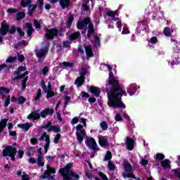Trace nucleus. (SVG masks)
<instances>
[{
	"label": "nucleus",
	"mask_w": 180,
	"mask_h": 180,
	"mask_svg": "<svg viewBox=\"0 0 180 180\" xmlns=\"http://www.w3.org/2000/svg\"><path fill=\"white\" fill-rule=\"evenodd\" d=\"M109 71L108 85L110 89H107L108 102V105L110 108H119L120 109H126V105L122 102V96H127L126 91L122 89V86L119 84V79L115 77L112 72V66L104 63L100 67V70H105V68Z\"/></svg>",
	"instance_id": "f257e3e1"
},
{
	"label": "nucleus",
	"mask_w": 180,
	"mask_h": 180,
	"mask_svg": "<svg viewBox=\"0 0 180 180\" xmlns=\"http://www.w3.org/2000/svg\"><path fill=\"white\" fill-rule=\"evenodd\" d=\"M89 27V30L87 31V37L89 39L94 33H95V28L94 27V23L91 22V19L89 18H84L83 20H79L77 23V27L79 30L82 31V33H86V27Z\"/></svg>",
	"instance_id": "f03ea898"
},
{
	"label": "nucleus",
	"mask_w": 180,
	"mask_h": 180,
	"mask_svg": "<svg viewBox=\"0 0 180 180\" xmlns=\"http://www.w3.org/2000/svg\"><path fill=\"white\" fill-rule=\"evenodd\" d=\"M71 168H72V163H68L65 166V167L59 169V172L61 176H63V180L79 179V175L72 172Z\"/></svg>",
	"instance_id": "7ed1b4c3"
},
{
	"label": "nucleus",
	"mask_w": 180,
	"mask_h": 180,
	"mask_svg": "<svg viewBox=\"0 0 180 180\" xmlns=\"http://www.w3.org/2000/svg\"><path fill=\"white\" fill-rule=\"evenodd\" d=\"M80 123H82V124H78L76 127V136H77V140L79 144L84 141V139L86 137V133L85 132V129H84V127H86V119L82 117L80 118Z\"/></svg>",
	"instance_id": "20e7f679"
},
{
	"label": "nucleus",
	"mask_w": 180,
	"mask_h": 180,
	"mask_svg": "<svg viewBox=\"0 0 180 180\" xmlns=\"http://www.w3.org/2000/svg\"><path fill=\"white\" fill-rule=\"evenodd\" d=\"M16 153H18V150L15 147L13 146H6L2 150V156L8 161H9V158L11 161H15Z\"/></svg>",
	"instance_id": "39448f33"
},
{
	"label": "nucleus",
	"mask_w": 180,
	"mask_h": 180,
	"mask_svg": "<svg viewBox=\"0 0 180 180\" xmlns=\"http://www.w3.org/2000/svg\"><path fill=\"white\" fill-rule=\"evenodd\" d=\"M106 15L107 16H108L109 20L112 23H113V22H117V27L120 32H122V27L123 26V24H122V21H120V19H119V14H117V11H108L106 12Z\"/></svg>",
	"instance_id": "423d86ee"
},
{
	"label": "nucleus",
	"mask_w": 180,
	"mask_h": 180,
	"mask_svg": "<svg viewBox=\"0 0 180 180\" xmlns=\"http://www.w3.org/2000/svg\"><path fill=\"white\" fill-rule=\"evenodd\" d=\"M8 32L10 34H13V33L16 32V27H13L9 30L8 24H6V22H2L1 27L0 28V44H2V41H4L2 37H4V35L6 34Z\"/></svg>",
	"instance_id": "0eeeda50"
},
{
	"label": "nucleus",
	"mask_w": 180,
	"mask_h": 180,
	"mask_svg": "<svg viewBox=\"0 0 180 180\" xmlns=\"http://www.w3.org/2000/svg\"><path fill=\"white\" fill-rule=\"evenodd\" d=\"M86 72H88V69L82 68V70H79V77H78L75 81V84L77 88L79 86H82L84 85V82H85V76L86 75Z\"/></svg>",
	"instance_id": "6e6552de"
},
{
	"label": "nucleus",
	"mask_w": 180,
	"mask_h": 180,
	"mask_svg": "<svg viewBox=\"0 0 180 180\" xmlns=\"http://www.w3.org/2000/svg\"><path fill=\"white\" fill-rule=\"evenodd\" d=\"M49 46L50 44L46 43L45 48L40 49L36 51V56L39 63H41V61H43V60L46 58V56H47V53L49 51Z\"/></svg>",
	"instance_id": "1a4fd4ad"
},
{
	"label": "nucleus",
	"mask_w": 180,
	"mask_h": 180,
	"mask_svg": "<svg viewBox=\"0 0 180 180\" xmlns=\"http://www.w3.org/2000/svg\"><path fill=\"white\" fill-rule=\"evenodd\" d=\"M179 51L180 48L179 46L174 49L172 60V62L169 61V65H170L171 68H174V65H178L180 63Z\"/></svg>",
	"instance_id": "9d476101"
},
{
	"label": "nucleus",
	"mask_w": 180,
	"mask_h": 180,
	"mask_svg": "<svg viewBox=\"0 0 180 180\" xmlns=\"http://www.w3.org/2000/svg\"><path fill=\"white\" fill-rule=\"evenodd\" d=\"M26 66H20L18 68V70L14 72L15 77H13V81H16L18 79H20L22 78L26 77V75H29V72H25L22 75H19L20 72H23V71H26Z\"/></svg>",
	"instance_id": "9b49d317"
},
{
	"label": "nucleus",
	"mask_w": 180,
	"mask_h": 180,
	"mask_svg": "<svg viewBox=\"0 0 180 180\" xmlns=\"http://www.w3.org/2000/svg\"><path fill=\"white\" fill-rule=\"evenodd\" d=\"M47 170H46L43 175L40 176L41 179H46L49 178L51 180L54 179V176H50L51 174H56V169L54 167H50L49 165H46Z\"/></svg>",
	"instance_id": "f8f14e48"
},
{
	"label": "nucleus",
	"mask_w": 180,
	"mask_h": 180,
	"mask_svg": "<svg viewBox=\"0 0 180 180\" xmlns=\"http://www.w3.org/2000/svg\"><path fill=\"white\" fill-rule=\"evenodd\" d=\"M79 36H81V32H73L72 34H70V35H68V39L70 41H64L63 42V47L65 49H67V47H70V44H71V41H74V40H76V39L77 37H79Z\"/></svg>",
	"instance_id": "ddd939ff"
},
{
	"label": "nucleus",
	"mask_w": 180,
	"mask_h": 180,
	"mask_svg": "<svg viewBox=\"0 0 180 180\" xmlns=\"http://www.w3.org/2000/svg\"><path fill=\"white\" fill-rule=\"evenodd\" d=\"M152 12H153L152 19L153 20L164 19V13L161 11V8L156 7L155 8H153Z\"/></svg>",
	"instance_id": "4468645a"
},
{
	"label": "nucleus",
	"mask_w": 180,
	"mask_h": 180,
	"mask_svg": "<svg viewBox=\"0 0 180 180\" xmlns=\"http://www.w3.org/2000/svg\"><path fill=\"white\" fill-rule=\"evenodd\" d=\"M40 141H43L45 140L46 144L44 146L45 153H47L49 151V148L50 147V136L47 134L46 132H44L42 136L39 138Z\"/></svg>",
	"instance_id": "2eb2a0df"
},
{
	"label": "nucleus",
	"mask_w": 180,
	"mask_h": 180,
	"mask_svg": "<svg viewBox=\"0 0 180 180\" xmlns=\"http://www.w3.org/2000/svg\"><path fill=\"white\" fill-rule=\"evenodd\" d=\"M86 146L91 148V150H96L98 148V145H96V141L95 139L91 136H86Z\"/></svg>",
	"instance_id": "dca6fc26"
},
{
	"label": "nucleus",
	"mask_w": 180,
	"mask_h": 180,
	"mask_svg": "<svg viewBox=\"0 0 180 180\" xmlns=\"http://www.w3.org/2000/svg\"><path fill=\"white\" fill-rule=\"evenodd\" d=\"M46 34H45V39L46 40L51 39L53 40V39H54V37H56V36H57V34H58V30L54 28V29H46Z\"/></svg>",
	"instance_id": "f3484780"
},
{
	"label": "nucleus",
	"mask_w": 180,
	"mask_h": 180,
	"mask_svg": "<svg viewBox=\"0 0 180 180\" xmlns=\"http://www.w3.org/2000/svg\"><path fill=\"white\" fill-rule=\"evenodd\" d=\"M138 89H140V86L136 84H131L127 87V92L129 94V96H133L136 95V94H139V91H137Z\"/></svg>",
	"instance_id": "a211bd4d"
},
{
	"label": "nucleus",
	"mask_w": 180,
	"mask_h": 180,
	"mask_svg": "<svg viewBox=\"0 0 180 180\" xmlns=\"http://www.w3.org/2000/svg\"><path fill=\"white\" fill-rule=\"evenodd\" d=\"M148 24L146 21H141L138 22L137 27L136 29L135 33L136 34H140L141 33V30L144 31L147 29Z\"/></svg>",
	"instance_id": "6ab92c4d"
},
{
	"label": "nucleus",
	"mask_w": 180,
	"mask_h": 180,
	"mask_svg": "<svg viewBox=\"0 0 180 180\" xmlns=\"http://www.w3.org/2000/svg\"><path fill=\"white\" fill-rule=\"evenodd\" d=\"M40 110H37L35 111H32L28 116L27 119L31 120H39L40 117H41V112H39Z\"/></svg>",
	"instance_id": "aec40b11"
},
{
	"label": "nucleus",
	"mask_w": 180,
	"mask_h": 180,
	"mask_svg": "<svg viewBox=\"0 0 180 180\" xmlns=\"http://www.w3.org/2000/svg\"><path fill=\"white\" fill-rule=\"evenodd\" d=\"M125 146H127V150L131 151V150L134 148V139L130 138L129 136H127Z\"/></svg>",
	"instance_id": "412c9836"
},
{
	"label": "nucleus",
	"mask_w": 180,
	"mask_h": 180,
	"mask_svg": "<svg viewBox=\"0 0 180 180\" xmlns=\"http://www.w3.org/2000/svg\"><path fill=\"white\" fill-rule=\"evenodd\" d=\"M54 110L53 108H45L41 111V117L46 119L47 116H53Z\"/></svg>",
	"instance_id": "4be33fe9"
},
{
	"label": "nucleus",
	"mask_w": 180,
	"mask_h": 180,
	"mask_svg": "<svg viewBox=\"0 0 180 180\" xmlns=\"http://www.w3.org/2000/svg\"><path fill=\"white\" fill-rule=\"evenodd\" d=\"M58 0H51V4H56ZM59 4L62 9H65L70 6V0H59Z\"/></svg>",
	"instance_id": "5701e85b"
},
{
	"label": "nucleus",
	"mask_w": 180,
	"mask_h": 180,
	"mask_svg": "<svg viewBox=\"0 0 180 180\" xmlns=\"http://www.w3.org/2000/svg\"><path fill=\"white\" fill-rule=\"evenodd\" d=\"M98 143L101 147L105 148V147H109V141L108 140V136H101L98 137Z\"/></svg>",
	"instance_id": "b1692460"
},
{
	"label": "nucleus",
	"mask_w": 180,
	"mask_h": 180,
	"mask_svg": "<svg viewBox=\"0 0 180 180\" xmlns=\"http://www.w3.org/2000/svg\"><path fill=\"white\" fill-rule=\"evenodd\" d=\"M45 94H46V98H53L56 95V93L53 91L51 87V83L49 82L48 83V86L46 87V91L45 90Z\"/></svg>",
	"instance_id": "393cba45"
},
{
	"label": "nucleus",
	"mask_w": 180,
	"mask_h": 180,
	"mask_svg": "<svg viewBox=\"0 0 180 180\" xmlns=\"http://www.w3.org/2000/svg\"><path fill=\"white\" fill-rule=\"evenodd\" d=\"M37 164L38 167H44V162H43V154L41 153V148L38 149Z\"/></svg>",
	"instance_id": "a878e982"
},
{
	"label": "nucleus",
	"mask_w": 180,
	"mask_h": 180,
	"mask_svg": "<svg viewBox=\"0 0 180 180\" xmlns=\"http://www.w3.org/2000/svg\"><path fill=\"white\" fill-rule=\"evenodd\" d=\"M122 117L126 120H128V129L129 130H131L132 129H134V122H131L130 120V117L126 113V112H124L122 113Z\"/></svg>",
	"instance_id": "bb28decb"
},
{
	"label": "nucleus",
	"mask_w": 180,
	"mask_h": 180,
	"mask_svg": "<svg viewBox=\"0 0 180 180\" xmlns=\"http://www.w3.org/2000/svg\"><path fill=\"white\" fill-rule=\"evenodd\" d=\"M89 91L91 94H93L94 96H96V98H99V96L101 95V89L96 86H91L89 89Z\"/></svg>",
	"instance_id": "cd10ccee"
},
{
	"label": "nucleus",
	"mask_w": 180,
	"mask_h": 180,
	"mask_svg": "<svg viewBox=\"0 0 180 180\" xmlns=\"http://www.w3.org/2000/svg\"><path fill=\"white\" fill-rule=\"evenodd\" d=\"M25 29L27 37H30L32 34H33V32H34V30H33V26L30 23H27Z\"/></svg>",
	"instance_id": "c85d7f7f"
},
{
	"label": "nucleus",
	"mask_w": 180,
	"mask_h": 180,
	"mask_svg": "<svg viewBox=\"0 0 180 180\" xmlns=\"http://www.w3.org/2000/svg\"><path fill=\"white\" fill-rule=\"evenodd\" d=\"M32 124H30V122L18 124V127H19L20 129H22V130H25V131H27L29 129L32 127Z\"/></svg>",
	"instance_id": "c756f323"
},
{
	"label": "nucleus",
	"mask_w": 180,
	"mask_h": 180,
	"mask_svg": "<svg viewBox=\"0 0 180 180\" xmlns=\"http://www.w3.org/2000/svg\"><path fill=\"white\" fill-rule=\"evenodd\" d=\"M84 49L86 55L87 56V60H89V57H92L94 56V53L92 52V46H84Z\"/></svg>",
	"instance_id": "7c9ffc66"
},
{
	"label": "nucleus",
	"mask_w": 180,
	"mask_h": 180,
	"mask_svg": "<svg viewBox=\"0 0 180 180\" xmlns=\"http://www.w3.org/2000/svg\"><path fill=\"white\" fill-rule=\"evenodd\" d=\"M122 165L126 172H131V171H133V167H131V165H130V163L127 160H124L122 162Z\"/></svg>",
	"instance_id": "2f4dec72"
},
{
	"label": "nucleus",
	"mask_w": 180,
	"mask_h": 180,
	"mask_svg": "<svg viewBox=\"0 0 180 180\" xmlns=\"http://www.w3.org/2000/svg\"><path fill=\"white\" fill-rule=\"evenodd\" d=\"M171 161H169V160L168 159H165V160L162 161L160 162V165L162 168H164L165 169H171Z\"/></svg>",
	"instance_id": "473e14b6"
},
{
	"label": "nucleus",
	"mask_w": 180,
	"mask_h": 180,
	"mask_svg": "<svg viewBox=\"0 0 180 180\" xmlns=\"http://www.w3.org/2000/svg\"><path fill=\"white\" fill-rule=\"evenodd\" d=\"M20 5L22 8H29L32 5L31 0H21Z\"/></svg>",
	"instance_id": "72a5a7b5"
},
{
	"label": "nucleus",
	"mask_w": 180,
	"mask_h": 180,
	"mask_svg": "<svg viewBox=\"0 0 180 180\" xmlns=\"http://www.w3.org/2000/svg\"><path fill=\"white\" fill-rule=\"evenodd\" d=\"M36 8H37V5L36 4H31L28 7L27 13L29 16H32V15H33V12H34V11L36 10Z\"/></svg>",
	"instance_id": "f704fd0d"
},
{
	"label": "nucleus",
	"mask_w": 180,
	"mask_h": 180,
	"mask_svg": "<svg viewBox=\"0 0 180 180\" xmlns=\"http://www.w3.org/2000/svg\"><path fill=\"white\" fill-rule=\"evenodd\" d=\"M74 65H75V63H70V62H63L62 63L63 68H73Z\"/></svg>",
	"instance_id": "c9c22d12"
},
{
	"label": "nucleus",
	"mask_w": 180,
	"mask_h": 180,
	"mask_svg": "<svg viewBox=\"0 0 180 180\" xmlns=\"http://www.w3.org/2000/svg\"><path fill=\"white\" fill-rule=\"evenodd\" d=\"M158 41V39L156 37H151L148 41V46L149 47H153L154 44H156V43Z\"/></svg>",
	"instance_id": "e433bc0d"
},
{
	"label": "nucleus",
	"mask_w": 180,
	"mask_h": 180,
	"mask_svg": "<svg viewBox=\"0 0 180 180\" xmlns=\"http://www.w3.org/2000/svg\"><path fill=\"white\" fill-rule=\"evenodd\" d=\"M10 69H11V67H8L5 64H2L0 65V71H3L4 74H6V72H8V71H9Z\"/></svg>",
	"instance_id": "4c0bfd02"
},
{
	"label": "nucleus",
	"mask_w": 180,
	"mask_h": 180,
	"mask_svg": "<svg viewBox=\"0 0 180 180\" xmlns=\"http://www.w3.org/2000/svg\"><path fill=\"white\" fill-rule=\"evenodd\" d=\"M100 127L103 131L108 130V122L106 121H103L100 123Z\"/></svg>",
	"instance_id": "58836bf2"
},
{
	"label": "nucleus",
	"mask_w": 180,
	"mask_h": 180,
	"mask_svg": "<svg viewBox=\"0 0 180 180\" xmlns=\"http://www.w3.org/2000/svg\"><path fill=\"white\" fill-rule=\"evenodd\" d=\"M73 20H74V16L72 15H70L69 16L68 22H67V27H68V29H70V27H71V25H72Z\"/></svg>",
	"instance_id": "ea45409f"
},
{
	"label": "nucleus",
	"mask_w": 180,
	"mask_h": 180,
	"mask_svg": "<svg viewBox=\"0 0 180 180\" xmlns=\"http://www.w3.org/2000/svg\"><path fill=\"white\" fill-rule=\"evenodd\" d=\"M94 43L95 44L96 47H101V41L99 37L97 35H94Z\"/></svg>",
	"instance_id": "a19ab883"
},
{
	"label": "nucleus",
	"mask_w": 180,
	"mask_h": 180,
	"mask_svg": "<svg viewBox=\"0 0 180 180\" xmlns=\"http://www.w3.org/2000/svg\"><path fill=\"white\" fill-rule=\"evenodd\" d=\"M25 16L26 15L25 14V13L18 11L17 13L16 20H22V19H24Z\"/></svg>",
	"instance_id": "79ce46f5"
},
{
	"label": "nucleus",
	"mask_w": 180,
	"mask_h": 180,
	"mask_svg": "<svg viewBox=\"0 0 180 180\" xmlns=\"http://www.w3.org/2000/svg\"><path fill=\"white\" fill-rule=\"evenodd\" d=\"M42 95H41V89H39L37 91L36 93V96L34 97V101H40V98H41Z\"/></svg>",
	"instance_id": "37998d69"
},
{
	"label": "nucleus",
	"mask_w": 180,
	"mask_h": 180,
	"mask_svg": "<svg viewBox=\"0 0 180 180\" xmlns=\"http://www.w3.org/2000/svg\"><path fill=\"white\" fill-rule=\"evenodd\" d=\"M164 158H165V155H164V154L157 153L155 155L156 162H157V161H162V160H164Z\"/></svg>",
	"instance_id": "c03bdc74"
},
{
	"label": "nucleus",
	"mask_w": 180,
	"mask_h": 180,
	"mask_svg": "<svg viewBox=\"0 0 180 180\" xmlns=\"http://www.w3.org/2000/svg\"><path fill=\"white\" fill-rule=\"evenodd\" d=\"M10 90L8 88L4 86L0 87V95H4V94H9Z\"/></svg>",
	"instance_id": "a18cd8bd"
},
{
	"label": "nucleus",
	"mask_w": 180,
	"mask_h": 180,
	"mask_svg": "<svg viewBox=\"0 0 180 180\" xmlns=\"http://www.w3.org/2000/svg\"><path fill=\"white\" fill-rule=\"evenodd\" d=\"M122 176L123 178H132L136 179V176H134V174L132 173H123Z\"/></svg>",
	"instance_id": "49530a36"
},
{
	"label": "nucleus",
	"mask_w": 180,
	"mask_h": 180,
	"mask_svg": "<svg viewBox=\"0 0 180 180\" xmlns=\"http://www.w3.org/2000/svg\"><path fill=\"white\" fill-rule=\"evenodd\" d=\"M60 128L59 127H57V126H51L50 127V129H49V131H55V133H58L60 132Z\"/></svg>",
	"instance_id": "de8ad7c7"
},
{
	"label": "nucleus",
	"mask_w": 180,
	"mask_h": 180,
	"mask_svg": "<svg viewBox=\"0 0 180 180\" xmlns=\"http://www.w3.org/2000/svg\"><path fill=\"white\" fill-rule=\"evenodd\" d=\"M49 71H50V68L49 66L44 67V68L41 70V72L44 77H46V75H47Z\"/></svg>",
	"instance_id": "09e8293b"
},
{
	"label": "nucleus",
	"mask_w": 180,
	"mask_h": 180,
	"mask_svg": "<svg viewBox=\"0 0 180 180\" xmlns=\"http://www.w3.org/2000/svg\"><path fill=\"white\" fill-rule=\"evenodd\" d=\"M19 12V10L18 9H16V8H8L7 10V13H9L10 15H12L13 13H17Z\"/></svg>",
	"instance_id": "8fccbe9b"
},
{
	"label": "nucleus",
	"mask_w": 180,
	"mask_h": 180,
	"mask_svg": "<svg viewBox=\"0 0 180 180\" xmlns=\"http://www.w3.org/2000/svg\"><path fill=\"white\" fill-rule=\"evenodd\" d=\"M163 33L165 36H171V30H169V27H166L163 30Z\"/></svg>",
	"instance_id": "3c124183"
},
{
	"label": "nucleus",
	"mask_w": 180,
	"mask_h": 180,
	"mask_svg": "<svg viewBox=\"0 0 180 180\" xmlns=\"http://www.w3.org/2000/svg\"><path fill=\"white\" fill-rule=\"evenodd\" d=\"M115 120L116 122H123V117L122 115L117 113L115 116Z\"/></svg>",
	"instance_id": "603ef678"
},
{
	"label": "nucleus",
	"mask_w": 180,
	"mask_h": 180,
	"mask_svg": "<svg viewBox=\"0 0 180 180\" xmlns=\"http://www.w3.org/2000/svg\"><path fill=\"white\" fill-rule=\"evenodd\" d=\"M27 82V77H23L22 82L21 84L22 85V91H25L26 89V82Z\"/></svg>",
	"instance_id": "864d4df0"
},
{
	"label": "nucleus",
	"mask_w": 180,
	"mask_h": 180,
	"mask_svg": "<svg viewBox=\"0 0 180 180\" xmlns=\"http://www.w3.org/2000/svg\"><path fill=\"white\" fill-rule=\"evenodd\" d=\"M81 117V116L78 117H75L74 118L72 119V120L70 121L71 124L74 125V124H77V123H78V122H79V118Z\"/></svg>",
	"instance_id": "5fc2aeb1"
},
{
	"label": "nucleus",
	"mask_w": 180,
	"mask_h": 180,
	"mask_svg": "<svg viewBox=\"0 0 180 180\" xmlns=\"http://www.w3.org/2000/svg\"><path fill=\"white\" fill-rule=\"evenodd\" d=\"M112 159V153L110 151H108L105 154V157L104 158L105 161H109V160Z\"/></svg>",
	"instance_id": "6e6d98bb"
},
{
	"label": "nucleus",
	"mask_w": 180,
	"mask_h": 180,
	"mask_svg": "<svg viewBox=\"0 0 180 180\" xmlns=\"http://www.w3.org/2000/svg\"><path fill=\"white\" fill-rule=\"evenodd\" d=\"M71 101V97L67 96L65 97V105H64V108H67V106H68V103H70V101Z\"/></svg>",
	"instance_id": "4d7b16f0"
},
{
	"label": "nucleus",
	"mask_w": 180,
	"mask_h": 180,
	"mask_svg": "<svg viewBox=\"0 0 180 180\" xmlns=\"http://www.w3.org/2000/svg\"><path fill=\"white\" fill-rule=\"evenodd\" d=\"M108 167L110 171H115V164L110 161L108 162Z\"/></svg>",
	"instance_id": "13d9d810"
},
{
	"label": "nucleus",
	"mask_w": 180,
	"mask_h": 180,
	"mask_svg": "<svg viewBox=\"0 0 180 180\" xmlns=\"http://www.w3.org/2000/svg\"><path fill=\"white\" fill-rule=\"evenodd\" d=\"M26 102V98L23 96L18 97V105H23Z\"/></svg>",
	"instance_id": "bf43d9fd"
},
{
	"label": "nucleus",
	"mask_w": 180,
	"mask_h": 180,
	"mask_svg": "<svg viewBox=\"0 0 180 180\" xmlns=\"http://www.w3.org/2000/svg\"><path fill=\"white\" fill-rule=\"evenodd\" d=\"M40 86L44 90V92H46V91H47V86H46V83H44V80L41 81Z\"/></svg>",
	"instance_id": "052dcab7"
},
{
	"label": "nucleus",
	"mask_w": 180,
	"mask_h": 180,
	"mask_svg": "<svg viewBox=\"0 0 180 180\" xmlns=\"http://www.w3.org/2000/svg\"><path fill=\"white\" fill-rule=\"evenodd\" d=\"M60 139H61V135L60 134H57L54 138V143L58 144V141H60Z\"/></svg>",
	"instance_id": "680f3d73"
},
{
	"label": "nucleus",
	"mask_w": 180,
	"mask_h": 180,
	"mask_svg": "<svg viewBox=\"0 0 180 180\" xmlns=\"http://www.w3.org/2000/svg\"><path fill=\"white\" fill-rule=\"evenodd\" d=\"M173 172L175 174L176 178L180 180V169H174Z\"/></svg>",
	"instance_id": "e2e57ef3"
},
{
	"label": "nucleus",
	"mask_w": 180,
	"mask_h": 180,
	"mask_svg": "<svg viewBox=\"0 0 180 180\" xmlns=\"http://www.w3.org/2000/svg\"><path fill=\"white\" fill-rule=\"evenodd\" d=\"M110 131L113 134H117L119 133V127H115L113 129H110Z\"/></svg>",
	"instance_id": "0e129e2a"
},
{
	"label": "nucleus",
	"mask_w": 180,
	"mask_h": 180,
	"mask_svg": "<svg viewBox=\"0 0 180 180\" xmlns=\"http://www.w3.org/2000/svg\"><path fill=\"white\" fill-rule=\"evenodd\" d=\"M9 103H11V96H8L4 101V106H9Z\"/></svg>",
	"instance_id": "69168bd1"
},
{
	"label": "nucleus",
	"mask_w": 180,
	"mask_h": 180,
	"mask_svg": "<svg viewBox=\"0 0 180 180\" xmlns=\"http://www.w3.org/2000/svg\"><path fill=\"white\" fill-rule=\"evenodd\" d=\"M34 25L36 29H40V27H41V25L38 22L37 20H34Z\"/></svg>",
	"instance_id": "338daca9"
},
{
	"label": "nucleus",
	"mask_w": 180,
	"mask_h": 180,
	"mask_svg": "<svg viewBox=\"0 0 180 180\" xmlns=\"http://www.w3.org/2000/svg\"><path fill=\"white\" fill-rule=\"evenodd\" d=\"M140 164H141V165L146 167V165H147L148 164V161H147V160L143 158L141 160Z\"/></svg>",
	"instance_id": "774afa93"
}]
</instances>
